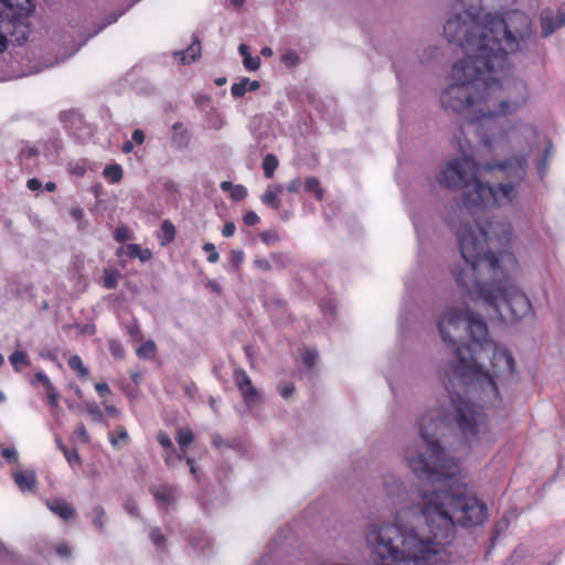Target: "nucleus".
Returning a JSON list of instances; mask_svg holds the SVG:
<instances>
[{
	"label": "nucleus",
	"instance_id": "obj_52",
	"mask_svg": "<svg viewBox=\"0 0 565 565\" xmlns=\"http://www.w3.org/2000/svg\"><path fill=\"white\" fill-rule=\"evenodd\" d=\"M254 265H255V267H257L258 269H260L263 271L271 270V265H270L269 260L266 258H256L254 260Z\"/></svg>",
	"mask_w": 565,
	"mask_h": 565
},
{
	"label": "nucleus",
	"instance_id": "obj_18",
	"mask_svg": "<svg viewBox=\"0 0 565 565\" xmlns=\"http://www.w3.org/2000/svg\"><path fill=\"white\" fill-rule=\"evenodd\" d=\"M127 255L130 258H139L142 263L150 260L152 257V253L150 252V249H142L137 244H129L127 246Z\"/></svg>",
	"mask_w": 565,
	"mask_h": 565
},
{
	"label": "nucleus",
	"instance_id": "obj_54",
	"mask_svg": "<svg viewBox=\"0 0 565 565\" xmlns=\"http://www.w3.org/2000/svg\"><path fill=\"white\" fill-rule=\"evenodd\" d=\"M301 185H302L301 179L300 178H295L287 185V190L289 192H291V193H297V192L300 191Z\"/></svg>",
	"mask_w": 565,
	"mask_h": 565
},
{
	"label": "nucleus",
	"instance_id": "obj_48",
	"mask_svg": "<svg viewBox=\"0 0 565 565\" xmlns=\"http://www.w3.org/2000/svg\"><path fill=\"white\" fill-rule=\"evenodd\" d=\"M74 434L76 435V437L84 444L88 443L89 441V436H88V433L85 428V425L83 423H79L76 428H75V431Z\"/></svg>",
	"mask_w": 565,
	"mask_h": 565
},
{
	"label": "nucleus",
	"instance_id": "obj_50",
	"mask_svg": "<svg viewBox=\"0 0 565 565\" xmlns=\"http://www.w3.org/2000/svg\"><path fill=\"white\" fill-rule=\"evenodd\" d=\"M125 510L131 516H136V518L139 516V509H138L137 502L134 499H128L125 502Z\"/></svg>",
	"mask_w": 565,
	"mask_h": 565
},
{
	"label": "nucleus",
	"instance_id": "obj_14",
	"mask_svg": "<svg viewBox=\"0 0 565 565\" xmlns=\"http://www.w3.org/2000/svg\"><path fill=\"white\" fill-rule=\"evenodd\" d=\"M13 479L22 492H34L36 489V473L33 470L17 471L13 473Z\"/></svg>",
	"mask_w": 565,
	"mask_h": 565
},
{
	"label": "nucleus",
	"instance_id": "obj_7",
	"mask_svg": "<svg viewBox=\"0 0 565 565\" xmlns=\"http://www.w3.org/2000/svg\"><path fill=\"white\" fill-rule=\"evenodd\" d=\"M444 35L449 43L459 46L465 57L480 60L490 68V44L487 15L480 22L476 11L463 10L450 15L444 25Z\"/></svg>",
	"mask_w": 565,
	"mask_h": 565
},
{
	"label": "nucleus",
	"instance_id": "obj_34",
	"mask_svg": "<svg viewBox=\"0 0 565 565\" xmlns=\"http://www.w3.org/2000/svg\"><path fill=\"white\" fill-rule=\"evenodd\" d=\"M281 62L287 66L295 67L300 63V57L296 52L288 50L281 55Z\"/></svg>",
	"mask_w": 565,
	"mask_h": 565
},
{
	"label": "nucleus",
	"instance_id": "obj_42",
	"mask_svg": "<svg viewBox=\"0 0 565 565\" xmlns=\"http://www.w3.org/2000/svg\"><path fill=\"white\" fill-rule=\"evenodd\" d=\"M244 260V253L242 250H232L230 254V262L234 269H238Z\"/></svg>",
	"mask_w": 565,
	"mask_h": 565
},
{
	"label": "nucleus",
	"instance_id": "obj_6",
	"mask_svg": "<svg viewBox=\"0 0 565 565\" xmlns=\"http://www.w3.org/2000/svg\"><path fill=\"white\" fill-rule=\"evenodd\" d=\"M490 68L499 72L508 65V55L520 50L521 43L532 33L530 17L521 11L507 12L504 17L487 14Z\"/></svg>",
	"mask_w": 565,
	"mask_h": 565
},
{
	"label": "nucleus",
	"instance_id": "obj_27",
	"mask_svg": "<svg viewBox=\"0 0 565 565\" xmlns=\"http://www.w3.org/2000/svg\"><path fill=\"white\" fill-rule=\"evenodd\" d=\"M104 175L111 182H119L122 178V169L119 164H108L104 169Z\"/></svg>",
	"mask_w": 565,
	"mask_h": 565
},
{
	"label": "nucleus",
	"instance_id": "obj_43",
	"mask_svg": "<svg viewBox=\"0 0 565 565\" xmlns=\"http://www.w3.org/2000/svg\"><path fill=\"white\" fill-rule=\"evenodd\" d=\"M203 250L209 253V256H207V262L209 263H216L218 260L220 255L216 252V248H215L214 244L205 243L203 245Z\"/></svg>",
	"mask_w": 565,
	"mask_h": 565
},
{
	"label": "nucleus",
	"instance_id": "obj_2",
	"mask_svg": "<svg viewBox=\"0 0 565 565\" xmlns=\"http://www.w3.org/2000/svg\"><path fill=\"white\" fill-rule=\"evenodd\" d=\"M512 233L510 223L489 218L476 220L475 226L461 224L457 237L463 265L455 266L452 275L472 300H481L501 319L516 322L532 312V303L522 290L509 284L499 256L487 247L493 239L509 242Z\"/></svg>",
	"mask_w": 565,
	"mask_h": 565
},
{
	"label": "nucleus",
	"instance_id": "obj_46",
	"mask_svg": "<svg viewBox=\"0 0 565 565\" xmlns=\"http://www.w3.org/2000/svg\"><path fill=\"white\" fill-rule=\"evenodd\" d=\"M278 392L282 398L287 399L295 393V385L292 383L280 384Z\"/></svg>",
	"mask_w": 565,
	"mask_h": 565
},
{
	"label": "nucleus",
	"instance_id": "obj_47",
	"mask_svg": "<svg viewBox=\"0 0 565 565\" xmlns=\"http://www.w3.org/2000/svg\"><path fill=\"white\" fill-rule=\"evenodd\" d=\"M87 413L92 416L93 420L94 422H102L104 416H103V413L102 411L99 409V407L96 405V404H89L87 406Z\"/></svg>",
	"mask_w": 565,
	"mask_h": 565
},
{
	"label": "nucleus",
	"instance_id": "obj_41",
	"mask_svg": "<svg viewBox=\"0 0 565 565\" xmlns=\"http://www.w3.org/2000/svg\"><path fill=\"white\" fill-rule=\"evenodd\" d=\"M246 196H247V190L244 185H241V184H236L231 192V198L234 201H242Z\"/></svg>",
	"mask_w": 565,
	"mask_h": 565
},
{
	"label": "nucleus",
	"instance_id": "obj_10",
	"mask_svg": "<svg viewBox=\"0 0 565 565\" xmlns=\"http://www.w3.org/2000/svg\"><path fill=\"white\" fill-rule=\"evenodd\" d=\"M234 381L242 394L245 405L248 408H252L262 402L260 393L253 385L250 377L243 369H236L234 371Z\"/></svg>",
	"mask_w": 565,
	"mask_h": 565
},
{
	"label": "nucleus",
	"instance_id": "obj_24",
	"mask_svg": "<svg viewBox=\"0 0 565 565\" xmlns=\"http://www.w3.org/2000/svg\"><path fill=\"white\" fill-rule=\"evenodd\" d=\"M278 167V159L275 154L268 153L263 160V170L266 178H271Z\"/></svg>",
	"mask_w": 565,
	"mask_h": 565
},
{
	"label": "nucleus",
	"instance_id": "obj_58",
	"mask_svg": "<svg viewBox=\"0 0 565 565\" xmlns=\"http://www.w3.org/2000/svg\"><path fill=\"white\" fill-rule=\"evenodd\" d=\"M555 17H556V21H558V25L564 26L565 25V2L558 7Z\"/></svg>",
	"mask_w": 565,
	"mask_h": 565
},
{
	"label": "nucleus",
	"instance_id": "obj_33",
	"mask_svg": "<svg viewBox=\"0 0 565 565\" xmlns=\"http://www.w3.org/2000/svg\"><path fill=\"white\" fill-rule=\"evenodd\" d=\"M262 202L275 210L280 207V201L277 198V192H274L270 189L266 190V192L262 195Z\"/></svg>",
	"mask_w": 565,
	"mask_h": 565
},
{
	"label": "nucleus",
	"instance_id": "obj_55",
	"mask_svg": "<svg viewBox=\"0 0 565 565\" xmlns=\"http://www.w3.org/2000/svg\"><path fill=\"white\" fill-rule=\"evenodd\" d=\"M273 259L277 265L282 267L288 266L291 262L286 255L282 254H274Z\"/></svg>",
	"mask_w": 565,
	"mask_h": 565
},
{
	"label": "nucleus",
	"instance_id": "obj_64",
	"mask_svg": "<svg viewBox=\"0 0 565 565\" xmlns=\"http://www.w3.org/2000/svg\"><path fill=\"white\" fill-rule=\"evenodd\" d=\"M35 380H36L38 382H40L43 386H44L45 384H49V381H50V379H49V377L46 376V374H45V373H43V372H38V373L35 374Z\"/></svg>",
	"mask_w": 565,
	"mask_h": 565
},
{
	"label": "nucleus",
	"instance_id": "obj_28",
	"mask_svg": "<svg viewBox=\"0 0 565 565\" xmlns=\"http://www.w3.org/2000/svg\"><path fill=\"white\" fill-rule=\"evenodd\" d=\"M124 14V11H117V12H110L108 13L104 20L99 23L98 28L94 30L92 34H89L88 38L96 35L99 33L106 26L115 23L121 15Z\"/></svg>",
	"mask_w": 565,
	"mask_h": 565
},
{
	"label": "nucleus",
	"instance_id": "obj_61",
	"mask_svg": "<svg viewBox=\"0 0 565 565\" xmlns=\"http://www.w3.org/2000/svg\"><path fill=\"white\" fill-rule=\"evenodd\" d=\"M185 458L183 454H174L167 456L164 460L168 466H173L175 460H183Z\"/></svg>",
	"mask_w": 565,
	"mask_h": 565
},
{
	"label": "nucleus",
	"instance_id": "obj_30",
	"mask_svg": "<svg viewBox=\"0 0 565 565\" xmlns=\"http://www.w3.org/2000/svg\"><path fill=\"white\" fill-rule=\"evenodd\" d=\"M247 83H249V78L244 77L238 83H234L231 87L232 96L235 98H241L248 90Z\"/></svg>",
	"mask_w": 565,
	"mask_h": 565
},
{
	"label": "nucleus",
	"instance_id": "obj_29",
	"mask_svg": "<svg viewBox=\"0 0 565 565\" xmlns=\"http://www.w3.org/2000/svg\"><path fill=\"white\" fill-rule=\"evenodd\" d=\"M120 274L118 270L106 269L104 271V286L107 289H114L117 286Z\"/></svg>",
	"mask_w": 565,
	"mask_h": 565
},
{
	"label": "nucleus",
	"instance_id": "obj_9",
	"mask_svg": "<svg viewBox=\"0 0 565 565\" xmlns=\"http://www.w3.org/2000/svg\"><path fill=\"white\" fill-rule=\"evenodd\" d=\"M34 11L33 0H0V52L7 49L8 35L17 45L28 41L30 18Z\"/></svg>",
	"mask_w": 565,
	"mask_h": 565
},
{
	"label": "nucleus",
	"instance_id": "obj_26",
	"mask_svg": "<svg viewBox=\"0 0 565 565\" xmlns=\"http://www.w3.org/2000/svg\"><path fill=\"white\" fill-rule=\"evenodd\" d=\"M67 363L72 370L78 372L79 377L86 379L88 376V374H89L88 369L86 366H84L82 359L78 355H76V354L72 355L68 359Z\"/></svg>",
	"mask_w": 565,
	"mask_h": 565
},
{
	"label": "nucleus",
	"instance_id": "obj_17",
	"mask_svg": "<svg viewBox=\"0 0 565 565\" xmlns=\"http://www.w3.org/2000/svg\"><path fill=\"white\" fill-rule=\"evenodd\" d=\"M559 28H562V25H558V21H556V17L554 15L553 11L550 9L543 10L541 13L542 36L547 38Z\"/></svg>",
	"mask_w": 565,
	"mask_h": 565
},
{
	"label": "nucleus",
	"instance_id": "obj_38",
	"mask_svg": "<svg viewBox=\"0 0 565 565\" xmlns=\"http://www.w3.org/2000/svg\"><path fill=\"white\" fill-rule=\"evenodd\" d=\"M150 539H151L152 543L158 548H164V546H166V536L160 532L159 529H153L150 532Z\"/></svg>",
	"mask_w": 565,
	"mask_h": 565
},
{
	"label": "nucleus",
	"instance_id": "obj_36",
	"mask_svg": "<svg viewBox=\"0 0 565 565\" xmlns=\"http://www.w3.org/2000/svg\"><path fill=\"white\" fill-rule=\"evenodd\" d=\"M157 440L162 446V448H164L166 450H169L171 452H175V448L173 446V443H172L171 438L168 436L167 433L160 431L157 435Z\"/></svg>",
	"mask_w": 565,
	"mask_h": 565
},
{
	"label": "nucleus",
	"instance_id": "obj_20",
	"mask_svg": "<svg viewBox=\"0 0 565 565\" xmlns=\"http://www.w3.org/2000/svg\"><path fill=\"white\" fill-rule=\"evenodd\" d=\"M305 190L309 193L316 195L317 200L321 201L323 199V190L320 186V182L316 177H308L305 180Z\"/></svg>",
	"mask_w": 565,
	"mask_h": 565
},
{
	"label": "nucleus",
	"instance_id": "obj_49",
	"mask_svg": "<svg viewBox=\"0 0 565 565\" xmlns=\"http://www.w3.org/2000/svg\"><path fill=\"white\" fill-rule=\"evenodd\" d=\"M260 238L267 245L275 244L279 239L278 234L276 232H273V231H265V232H263L260 234Z\"/></svg>",
	"mask_w": 565,
	"mask_h": 565
},
{
	"label": "nucleus",
	"instance_id": "obj_21",
	"mask_svg": "<svg viewBox=\"0 0 565 565\" xmlns=\"http://www.w3.org/2000/svg\"><path fill=\"white\" fill-rule=\"evenodd\" d=\"M157 352V345L152 340L143 342L136 351L140 359H152Z\"/></svg>",
	"mask_w": 565,
	"mask_h": 565
},
{
	"label": "nucleus",
	"instance_id": "obj_12",
	"mask_svg": "<svg viewBox=\"0 0 565 565\" xmlns=\"http://www.w3.org/2000/svg\"><path fill=\"white\" fill-rule=\"evenodd\" d=\"M86 518L90 521L96 532L100 535L106 534L108 515L100 504L93 505L87 512Z\"/></svg>",
	"mask_w": 565,
	"mask_h": 565
},
{
	"label": "nucleus",
	"instance_id": "obj_44",
	"mask_svg": "<svg viewBox=\"0 0 565 565\" xmlns=\"http://www.w3.org/2000/svg\"><path fill=\"white\" fill-rule=\"evenodd\" d=\"M1 456L9 462L18 461V451L14 448L1 446Z\"/></svg>",
	"mask_w": 565,
	"mask_h": 565
},
{
	"label": "nucleus",
	"instance_id": "obj_40",
	"mask_svg": "<svg viewBox=\"0 0 565 565\" xmlns=\"http://www.w3.org/2000/svg\"><path fill=\"white\" fill-rule=\"evenodd\" d=\"M243 65L248 71H257L260 67V58L258 56H246L243 58Z\"/></svg>",
	"mask_w": 565,
	"mask_h": 565
},
{
	"label": "nucleus",
	"instance_id": "obj_39",
	"mask_svg": "<svg viewBox=\"0 0 565 565\" xmlns=\"http://www.w3.org/2000/svg\"><path fill=\"white\" fill-rule=\"evenodd\" d=\"M127 332L135 341L142 340V332L137 320H134L130 324L127 326Z\"/></svg>",
	"mask_w": 565,
	"mask_h": 565
},
{
	"label": "nucleus",
	"instance_id": "obj_31",
	"mask_svg": "<svg viewBox=\"0 0 565 565\" xmlns=\"http://www.w3.org/2000/svg\"><path fill=\"white\" fill-rule=\"evenodd\" d=\"M194 436L191 429L183 428L178 431L177 441L181 448H184L193 443Z\"/></svg>",
	"mask_w": 565,
	"mask_h": 565
},
{
	"label": "nucleus",
	"instance_id": "obj_19",
	"mask_svg": "<svg viewBox=\"0 0 565 565\" xmlns=\"http://www.w3.org/2000/svg\"><path fill=\"white\" fill-rule=\"evenodd\" d=\"M175 237V227L174 225L169 221L164 220L161 223V234L159 235V238L161 239V245L170 244Z\"/></svg>",
	"mask_w": 565,
	"mask_h": 565
},
{
	"label": "nucleus",
	"instance_id": "obj_13",
	"mask_svg": "<svg viewBox=\"0 0 565 565\" xmlns=\"http://www.w3.org/2000/svg\"><path fill=\"white\" fill-rule=\"evenodd\" d=\"M191 142V134L183 122L177 121L172 125L171 146L177 150L186 149Z\"/></svg>",
	"mask_w": 565,
	"mask_h": 565
},
{
	"label": "nucleus",
	"instance_id": "obj_57",
	"mask_svg": "<svg viewBox=\"0 0 565 565\" xmlns=\"http://www.w3.org/2000/svg\"><path fill=\"white\" fill-rule=\"evenodd\" d=\"M235 230H236V226L233 222H227L225 223V225L223 226V230H222V234L223 236L225 237H231L234 235L235 233Z\"/></svg>",
	"mask_w": 565,
	"mask_h": 565
},
{
	"label": "nucleus",
	"instance_id": "obj_45",
	"mask_svg": "<svg viewBox=\"0 0 565 565\" xmlns=\"http://www.w3.org/2000/svg\"><path fill=\"white\" fill-rule=\"evenodd\" d=\"M63 454L71 466L81 465V457L76 449H65Z\"/></svg>",
	"mask_w": 565,
	"mask_h": 565
},
{
	"label": "nucleus",
	"instance_id": "obj_16",
	"mask_svg": "<svg viewBox=\"0 0 565 565\" xmlns=\"http://www.w3.org/2000/svg\"><path fill=\"white\" fill-rule=\"evenodd\" d=\"M175 58H180L183 64H190L201 56V41L199 36H193V42L188 46L186 50L177 52Z\"/></svg>",
	"mask_w": 565,
	"mask_h": 565
},
{
	"label": "nucleus",
	"instance_id": "obj_5",
	"mask_svg": "<svg viewBox=\"0 0 565 565\" xmlns=\"http://www.w3.org/2000/svg\"><path fill=\"white\" fill-rule=\"evenodd\" d=\"M480 60L463 57L451 71L454 83L443 90L441 106L455 114H462L479 104L492 84L499 81L498 70L488 68Z\"/></svg>",
	"mask_w": 565,
	"mask_h": 565
},
{
	"label": "nucleus",
	"instance_id": "obj_53",
	"mask_svg": "<svg viewBox=\"0 0 565 565\" xmlns=\"http://www.w3.org/2000/svg\"><path fill=\"white\" fill-rule=\"evenodd\" d=\"M552 154H553V143L551 141H547V145L544 149L543 160L541 163L542 167L540 169L545 168V166L547 164V160L552 157Z\"/></svg>",
	"mask_w": 565,
	"mask_h": 565
},
{
	"label": "nucleus",
	"instance_id": "obj_51",
	"mask_svg": "<svg viewBox=\"0 0 565 565\" xmlns=\"http://www.w3.org/2000/svg\"><path fill=\"white\" fill-rule=\"evenodd\" d=\"M243 221L247 226H254L259 222V216L254 211L245 213Z\"/></svg>",
	"mask_w": 565,
	"mask_h": 565
},
{
	"label": "nucleus",
	"instance_id": "obj_56",
	"mask_svg": "<svg viewBox=\"0 0 565 565\" xmlns=\"http://www.w3.org/2000/svg\"><path fill=\"white\" fill-rule=\"evenodd\" d=\"M26 188L30 191H39L42 189V182L36 178L29 179L26 181Z\"/></svg>",
	"mask_w": 565,
	"mask_h": 565
},
{
	"label": "nucleus",
	"instance_id": "obj_11",
	"mask_svg": "<svg viewBox=\"0 0 565 565\" xmlns=\"http://www.w3.org/2000/svg\"><path fill=\"white\" fill-rule=\"evenodd\" d=\"M46 507L53 514L63 521H68L75 518L77 514L76 509L71 503L61 498L47 500Z\"/></svg>",
	"mask_w": 565,
	"mask_h": 565
},
{
	"label": "nucleus",
	"instance_id": "obj_62",
	"mask_svg": "<svg viewBox=\"0 0 565 565\" xmlns=\"http://www.w3.org/2000/svg\"><path fill=\"white\" fill-rule=\"evenodd\" d=\"M212 444L217 448L221 446L231 447V445L227 441H225L220 435H214L212 437Z\"/></svg>",
	"mask_w": 565,
	"mask_h": 565
},
{
	"label": "nucleus",
	"instance_id": "obj_22",
	"mask_svg": "<svg viewBox=\"0 0 565 565\" xmlns=\"http://www.w3.org/2000/svg\"><path fill=\"white\" fill-rule=\"evenodd\" d=\"M9 361L12 364L14 371L19 372L22 366H28L30 361L23 351L17 350L10 356Z\"/></svg>",
	"mask_w": 565,
	"mask_h": 565
},
{
	"label": "nucleus",
	"instance_id": "obj_35",
	"mask_svg": "<svg viewBox=\"0 0 565 565\" xmlns=\"http://www.w3.org/2000/svg\"><path fill=\"white\" fill-rule=\"evenodd\" d=\"M301 359H302V363L311 369L315 366L316 362H317V359H318V352L313 349H307L302 355H301Z\"/></svg>",
	"mask_w": 565,
	"mask_h": 565
},
{
	"label": "nucleus",
	"instance_id": "obj_4",
	"mask_svg": "<svg viewBox=\"0 0 565 565\" xmlns=\"http://www.w3.org/2000/svg\"><path fill=\"white\" fill-rule=\"evenodd\" d=\"M425 526L437 539L429 548L409 554L398 559H390L377 565H440L449 561L446 546L452 541L456 526L471 527L487 519V507L466 484H455L449 489H436L424 495L420 510Z\"/></svg>",
	"mask_w": 565,
	"mask_h": 565
},
{
	"label": "nucleus",
	"instance_id": "obj_8",
	"mask_svg": "<svg viewBox=\"0 0 565 565\" xmlns=\"http://www.w3.org/2000/svg\"><path fill=\"white\" fill-rule=\"evenodd\" d=\"M509 89V99L501 100L498 110L483 111L480 109L477 115L467 119V127L473 128L479 138L478 142L484 148L491 149L507 135L499 125V117L516 111L527 100L529 92L524 81L514 79Z\"/></svg>",
	"mask_w": 565,
	"mask_h": 565
},
{
	"label": "nucleus",
	"instance_id": "obj_59",
	"mask_svg": "<svg viewBox=\"0 0 565 565\" xmlns=\"http://www.w3.org/2000/svg\"><path fill=\"white\" fill-rule=\"evenodd\" d=\"M132 141L141 145L145 141L146 135L141 129H135L131 135Z\"/></svg>",
	"mask_w": 565,
	"mask_h": 565
},
{
	"label": "nucleus",
	"instance_id": "obj_63",
	"mask_svg": "<svg viewBox=\"0 0 565 565\" xmlns=\"http://www.w3.org/2000/svg\"><path fill=\"white\" fill-rule=\"evenodd\" d=\"M60 394L57 392L55 393H51L50 395H47V398H49V402H50V405L52 407H58V401H60Z\"/></svg>",
	"mask_w": 565,
	"mask_h": 565
},
{
	"label": "nucleus",
	"instance_id": "obj_32",
	"mask_svg": "<svg viewBox=\"0 0 565 565\" xmlns=\"http://www.w3.org/2000/svg\"><path fill=\"white\" fill-rule=\"evenodd\" d=\"M108 349H109L111 355L118 360L124 359V356L126 354V351H125L121 342L117 339L108 340Z\"/></svg>",
	"mask_w": 565,
	"mask_h": 565
},
{
	"label": "nucleus",
	"instance_id": "obj_3",
	"mask_svg": "<svg viewBox=\"0 0 565 565\" xmlns=\"http://www.w3.org/2000/svg\"><path fill=\"white\" fill-rule=\"evenodd\" d=\"M527 159L513 156L501 162L479 164L463 154L449 161L436 175V181L449 190H462V206L470 213L511 203L518 196V185L525 179Z\"/></svg>",
	"mask_w": 565,
	"mask_h": 565
},
{
	"label": "nucleus",
	"instance_id": "obj_23",
	"mask_svg": "<svg viewBox=\"0 0 565 565\" xmlns=\"http://www.w3.org/2000/svg\"><path fill=\"white\" fill-rule=\"evenodd\" d=\"M51 550H54L55 553L62 557V558H68L71 557L72 555V548L71 546H68L67 544L65 543H62V544H57V545H52L50 546V548L47 551L45 550H42V548H39V552L44 556L46 557L50 553H51Z\"/></svg>",
	"mask_w": 565,
	"mask_h": 565
},
{
	"label": "nucleus",
	"instance_id": "obj_37",
	"mask_svg": "<svg viewBox=\"0 0 565 565\" xmlns=\"http://www.w3.org/2000/svg\"><path fill=\"white\" fill-rule=\"evenodd\" d=\"M114 238L118 243H125L130 239V231L127 226H118L114 232Z\"/></svg>",
	"mask_w": 565,
	"mask_h": 565
},
{
	"label": "nucleus",
	"instance_id": "obj_1",
	"mask_svg": "<svg viewBox=\"0 0 565 565\" xmlns=\"http://www.w3.org/2000/svg\"><path fill=\"white\" fill-rule=\"evenodd\" d=\"M438 330L455 355L441 375L448 403L418 417L422 444L405 449L409 469L418 480L430 483L431 489L423 491L418 507L397 511L394 523L369 527L366 542L375 562L422 552L437 541L427 526V534L420 536L406 521L413 516L425 524L420 512L424 495L461 484L457 478V459L449 452L458 443H472L486 436L489 428L481 406L470 398L486 407L500 406L499 385L515 374L512 353L489 338L486 321H438Z\"/></svg>",
	"mask_w": 565,
	"mask_h": 565
},
{
	"label": "nucleus",
	"instance_id": "obj_15",
	"mask_svg": "<svg viewBox=\"0 0 565 565\" xmlns=\"http://www.w3.org/2000/svg\"><path fill=\"white\" fill-rule=\"evenodd\" d=\"M150 492L157 503L161 504L163 508H167L178 497V490L170 486H163L160 488L152 487L150 488Z\"/></svg>",
	"mask_w": 565,
	"mask_h": 565
},
{
	"label": "nucleus",
	"instance_id": "obj_25",
	"mask_svg": "<svg viewBox=\"0 0 565 565\" xmlns=\"http://www.w3.org/2000/svg\"><path fill=\"white\" fill-rule=\"evenodd\" d=\"M384 487L391 495H398L404 488L402 481L393 476L384 479Z\"/></svg>",
	"mask_w": 565,
	"mask_h": 565
},
{
	"label": "nucleus",
	"instance_id": "obj_60",
	"mask_svg": "<svg viewBox=\"0 0 565 565\" xmlns=\"http://www.w3.org/2000/svg\"><path fill=\"white\" fill-rule=\"evenodd\" d=\"M95 390L97 391V393L100 395V396H105V395H108L110 394V388L108 386L107 383H97L95 385Z\"/></svg>",
	"mask_w": 565,
	"mask_h": 565
}]
</instances>
